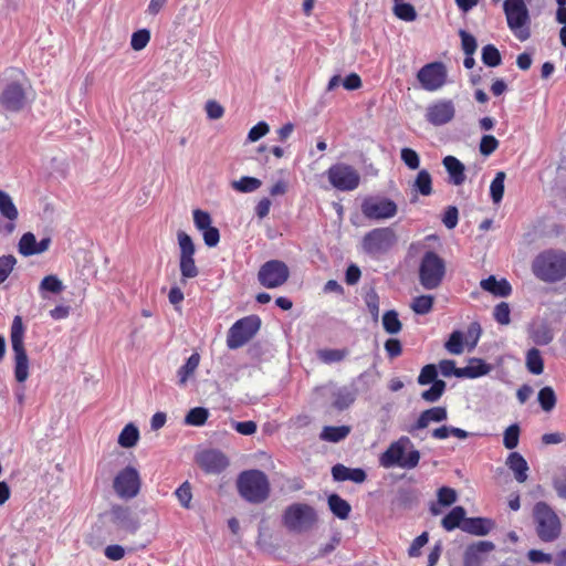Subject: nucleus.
<instances>
[{"mask_svg":"<svg viewBox=\"0 0 566 566\" xmlns=\"http://www.w3.org/2000/svg\"><path fill=\"white\" fill-rule=\"evenodd\" d=\"M532 272L541 281L555 283L566 277V252L545 250L532 262Z\"/></svg>","mask_w":566,"mask_h":566,"instance_id":"obj_1","label":"nucleus"},{"mask_svg":"<svg viewBox=\"0 0 566 566\" xmlns=\"http://www.w3.org/2000/svg\"><path fill=\"white\" fill-rule=\"evenodd\" d=\"M533 522L537 537L544 543L557 541L563 532L560 517L546 502L538 501L532 511Z\"/></svg>","mask_w":566,"mask_h":566,"instance_id":"obj_2","label":"nucleus"},{"mask_svg":"<svg viewBox=\"0 0 566 566\" xmlns=\"http://www.w3.org/2000/svg\"><path fill=\"white\" fill-rule=\"evenodd\" d=\"M238 492L242 499L252 504L265 502L271 492L268 476L260 470H247L237 480Z\"/></svg>","mask_w":566,"mask_h":566,"instance_id":"obj_3","label":"nucleus"},{"mask_svg":"<svg viewBox=\"0 0 566 566\" xmlns=\"http://www.w3.org/2000/svg\"><path fill=\"white\" fill-rule=\"evenodd\" d=\"M419 460V451L413 448L411 440L405 436L390 443L379 459L380 464L387 469L392 467L413 469L418 465Z\"/></svg>","mask_w":566,"mask_h":566,"instance_id":"obj_4","label":"nucleus"},{"mask_svg":"<svg viewBox=\"0 0 566 566\" xmlns=\"http://www.w3.org/2000/svg\"><path fill=\"white\" fill-rule=\"evenodd\" d=\"M503 12L507 28L521 42H525L532 34V19L525 0H504Z\"/></svg>","mask_w":566,"mask_h":566,"instance_id":"obj_5","label":"nucleus"},{"mask_svg":"<svg viewBox=\"0 0 566 566\" xmlns=\"http://www.w3.org/2000/svg\"><path fill=\"white\" fill-rule=\"evenodd\" d=\"M24 326L21 316H15L11 325V347L14 355V377L24 382L29 377V358L24 348Z\"/></svg>","mask_w":566,"mask_h":566,"instance_id":"obj_6","label":"nucleus"},{"mask_svg":"<svg viewBox=\"0 0 566 566\" xmlns=\"http://www.w3.org/2000/svg\"><path fill=\"white\" fill-rule=\"evenodd\" d=\"M316 520L315 510L304 503H294L287 506L282 516L284 526L294 533L310 531L315 525Z\"/></svg>","mask_w":566,"mask_h":566,"instance_id":"obj_7","label":"nucleus"},{"mask_svg":"<svg viewBox=\"0 0 566 566\" xmlns=\"http://www.w3.org/2000/svg\"><path fill=\"white\" fill-rule=\"evenodd\" d=\"M446 264L442 258L432 251H428L419 265V281L426 290L437 289L444 276Z\"/></svg>","mask_w":566,"mask_h":566,"instance_id":"obj_8","label":"nucleus"},{"mask_svg":"<svg viewBox=\"0 0 566 566\" xmlns=\"http://www.w3.org/2000/svg\"><path fill=\"white\" fill-rule=\"evenodd\" d=\"M29 102V87L25 81H11L0 93V107L6 112H21Z\"/></svg>","mask_w":566,"mask_h":566,"instance_id":"obj_9","label":"nucleus"},{"mask_svg":"<svg viewBox=\"0 0 566 566\" xmlns=\"http://www.w3.org/2000/svg\"><path fill=\"white\" fill-rule=\"evenodd\" d=\"M140 489L142 478L139 471L133 465L119 470L113 479L114 493L122 500L135 499Z\"/></svg>","mask_w":566,"mask_h":566,"instance_id":"obj_10","label":"nucleus"},{"mask_svg":"<svg viewBox=\"0 0 566 566\" xmlns=\"http://www.w3.org/2000/svg\"><path fill=\"white\" fill-rule=\"evenodd\" d=\"M260 325V318L254 315L237 321L228 332L227 346L230 349L242 347L256 334Z\"/></svg>","mask_w":566,"mask_h":566,"instance_id":"obj_11","label":"nucleus"},{"mask_svg":"<svg viewBox=\"0 0 566 566\" xmlns=\"http://www.w3.org/2000/svg\"><path fill=\"white\" fill-rule=\"evenodd\" d=\"M397 242L391 228H377L369 231L361 240L363 250L371 255H379L390 250Z\"/></svg>","mask_w":566,"mask_h":566,"instance_id":"obj_12","label":"nucleus"},{"mask_svg":"<svg viewBox=\"0 0 566 566\" xmlns=\"http://www.w3.org/2000/svg\"><path fill=\"white\" fill-rule=\"evenodd\" d=\"M290 277L289 266L280 260H270L260 266L259 283L266 289H276L284 285Z\"/></svg>","mask_w":566,"mask_h":566,"instance_id":"obj_13","label":"nucleus"},{"mask_svg":"<svg viewBox=\"0 0 566 566\" xmlns=\"http://www.w3.org/2000/svg\"><path fill=\"white\" fill-rule=\"evenodd\" d=\"M108 515L111 523L117 532L134 535L140 528L139 517L129 506L114 504Z\"/></svg>","mask_w":566,"mask_h":566,"instance_id":"obj_14","label":"nucleus"},{"mask_svg":"<svg viewBox=\"0 0 566 566\" xmlns=\"http://www.w3.org/2000/svg\"><path fill=\"white\" fill-rule=\"evenodd\" d=\"M363 214L373 220L390 219L397 214L395 201L385 197H368L360 206Z\"/></svg>","mask_w":566,"mask_h":566,"instance_id":"obj_15","label":"nucleus"},{"mask_svg":"<svg viewBox=\"0 0 566 566\" xmlns=\"http://www.w3.org/2000/svg\"><path fill=\"white\" fill-rule=\"evenodd\" d=\"M447 74V67L443 63L432 62L426 64L418 71L417 78L423 90L433 92L446 84Z\"/></svg>","mask_w":566,"mask_h":566,"instance_id":"obj_16","label":"nucleus"},{"mask_svg":"<svg viewBox=\"0 0 566 566\" xmlns=\"http://www.w3.org/2000/svg\"><path fill=\"white\" fill-rule=\"evenodd\" d=\"M424 116L433 126L447 125L455 117V105L451 99H438L427 106Z\"/></svg>","mask_w":566,"mask_h":566,"instance_id":"obj_17","label":"nucleus"},{"mask_svg":"<svg viewBox=\"0 0 566 566\" xmlns=\"http://www.w3.org/2000/svg\"><path fill=\"white\" fill-rule=\"evenodd\" d=\"M0 214L7 220L6 222L0 221V234L9 235L15 229L19 211L11 196L3 190H0Z\"/></svg>","mask_w":566,"mask_h":566,"instance_id":"obj_18","label":"nucleus"},{"mask_svg":"<svg viewBox=\"0 0 566 566\" xmlns=\"http://www.w3.org/2000/svg\"><path fill=\"white\" fill-rule=\"evenodd\" d=\"M328 180L338 190L354 189V170L350 166L337 164L327 171Z\"/></svg>","mask_w":566,"mask_h":566,"instance_id":"obj_19","label":"nucleus"},{"mask_svg":"<svg viewBox=\"0 0 566 566\" xmlns=\"http://www.w3.org/2000/svg\"><path fill=\"white\" fill-rule=\"evenodd\" d=\"M197 462L208 473H220L229 464L227 457L217 450L202 451L198 454Z\"/></svg>","mask_w":566,"mask_h":566,"instance_id":"obj_20","label":"nucleus"},{"mask_svg":"<svg viewBox=\"0 0 566 566\" xmlns=\"http://www.w3.org/2000/svg\"><path fill=\"white\" fill-rule=\"evenodd\" d=\"M494 549V544L489 541H480L469 545L463 555L464 566H481L486 555Z\"/></svg>","mask_w":566,"mask_h":566,"instance_id":"obj_21","label":"nucleus"},{"mask_svg":"<svg viewBox=\"0 0 566 566\" xmlns=\"http://www.w3.org/2000/svg\"><path fill=\"white\" fill-rule=\"evenodd\" d=\"M448 412L444 407H433L422 411L417 421L407 428V431L415 434L417 430L427 428L431 422H441L447 420Z\"/></svg>","mask_w":566,"mask_h":566,"instance_id":"obj_22","label":"nucleus"},{"mask_svg":"<svg viewBox=\"0 0 566 566\" xmlns=\"http://www.w3.org/2000/svg\"><path fill=\"white\" fill-rule=\"evenodd\" d=\"M506 465L513 472L515 480L518 483H524L528 475L530 470L526 460L518 452H511L506 458Z\"/></svg>","mask_w":566,"mask_h":566,"instance_id":"obj_23","label":"nucleus"},{"mask_svg":"<svg viewBox=\"0 0 566 566\" xmlns=\"http://www.w3.org/2000/svg\"><path fill=\"white\" fill-rule=\"evenodd\" d=\"M446 170L449 174L450 182L460 186L465 180L464 165L454 156H446L442 160Z\"/></svg>","mask_w":566,"mask_h":566,"instance_id":"obj_24","label":"nucleus"},{"mask_svg":"<svg viewBox=\"0 0 566 566\" xmlns=\"http://www.w3.org/2000/svg\"><path fill=\"white\" fill-rule=\"evenodd\" d=\"M480 286L495 296H509L512 289L505 279L496 280L494 275L489 276L480 282Z\"/></svg>","mask_w":566,"mask_h":566,"instance_id":"obj_25","label":"nucleus"},{"mask_svg":"<svg viewBox=\"0 0 566 566\" xmlns=\"http://www.w3.org/2000/svg\"><path fill=\"white\" fill-rule=\"evenodd\" d=\"M491 528V521L482 517L465 518L461 525L462 531L478 536L486 535Z\"/></svg>","mask_w":566,"mask_h":566,"instance_id":"obj_26","label":"nucleus"},{"mask_svg":"<svg viewBox=\"0 0 566 566\" xmlns=\"http://www.w3.org/2000/svg\"><path fill=\"white\" fill-rule=\"evenodd\" d=\"M200 355L198 353H193L187 361L178 369V385L186 386L189 379L195 376L196 370L200 364Z\"/></svg>","mask_w":566,"mask_h":566,"instance_id":"obj_27","label":"nucleus"},{"mask_svg":"<svg viewBox=\"0 0 566 566\" xmlns=\"http://www.w3.org/2000/svg\"><path fill=\"white\" fill-rule=\"evenodd\" d=\"M411 190L422 196H430L432 193V177L426 169L419 170L412 185Z\"/></svg>","mask_w":566,"mask_h":566,"instance_id":"obj_28","label":"nucleus"},{"mask_svg":"<svg viewBox=\"0 0 566 566\" xmlns=\"http://www.w3.org/2000/svg\"><path fill=\"white\" fill-rule=\"evenodd\" d=\"M491 367L482 359L472 358L467 367L461 368L460 375L462 378H476L489 374Z\"/></svg>","mask_w":566,"mask_h":566,"instance_id":"obj_29","label":"nucleus"},{"mask_svg":"<svg viewBox=\"0 0 566 566\" xmlns=\"http://www.w3.org/2000/svg\"><path fill=\"white\" fill-rule=\"evenodd\" d=\"M63 290V282L54 274L44 276L39 285V292L42 298H46L48 293L60 294Z\"/></svg>","mask_w":566,"mask_h":566,"instance_id":"obj_30","label":"nucleus"},{"mask_svg":"<svg viewBox=\"0 0 566 566\" xmlns=\"http://www.w3.org/2000/svg\"><path fill=\"white\" fill-rule=\"evenodd\" d=\"M327 503L329 510L336 517L340 520L348 517L352 510L350 504L347 501L343 500L339 495L331 494L328 496Z\"/></svg>","mask_w":566,"mask_h":566,"instance_id":"obj_31","label":"nucleus"},{"mask_svg":"<svg viewBox=\"0 0 566 566\" xmlns=\"http://www.w3.org/2000/svg\"><path fill=\"white\" fill-rule=\"evenodd\" d=\"M463 521H465V510L462 506H455L443 517L441 523L444 530L452 531L461 527Z\"/></svg>","mask_w":566,"mask_h":566,"instance_id":"obj_32","label":"nucleus"},{"mask_svg":"<svg viewBox=\"0 0 566 566\" xmlns=\"http://www.w3.org/2000/svg\"><path fill=\"white\" fill-rule=\"evenodd\" d=\"M138 440H139L138 428L133 423H128L120 431L117 442L123 448H133L137 444Z\"/></svg>","mask_w":566,"mask_h":566,"instance_id":"obj_33","label":"nucleus"},{"mask_svg":"<svg viewBox=\"0 0 566 566\" xmlns=\"http://www.w3.org/2000/svg\"><path fill=\"white\" fill-rule=\"evenodd\" d=\"M262 186V181L255 177L244 176L239 180L231 181L233 190L241 193H249L258 190Z\"/></svg>","mask_w":566,"mask_h":566,"instance_id":"obj_34","label":"nucleus"},{"mask_svg":"<svg viewBox=\"0 0 566 566\" xmlns=\"http://www.w3.org/2000/svg\"><path fill=\"white\" fill-rule=\"evenodd\" d=\"M394 14L402 21L412 22L417 19V11L411 3L405 2L400 0L398 2H394L392 7Z\"/></svg>","mask_w":566,"mask_h":566,"instance_id":"obj_35","label":"nucleus"},{"mask_svg":"<svg viewBox=\"0 0 566 566\" xmlns=\"http://www.w3.org/2000/svg\"><path fill=\"white\" fill-rule=\"evenodd\" d=\"M350 432L349 426H339V427H325L319 437L322 440L338 442L346 438Z\"/></svg>","mask_w":566,"mask_h":566,"instance_id":"obj_36","label":"nucleus"},{"mask_svg":"<svg viewBox=\"0 0 566 566\" xmlns=\"http://www.w3.org/2000/svg\"><path fill=\"white\" fill-rule=\"evenodd\" d=\"M531 337L537 345H547L553 339V332L547 324L542 323L533 327Z\"/></svg>","mask_w":566,"mask_h":566,"instance_id":"obj_37","label":"nucleus"},{"mask_svg":"<svg viewBox=\"0 0 566 566\" xmlns=\"http://www.w3.org/2000/svg\"><path fill=\"white\" fill-rule=\"evenodd\" d=\"M552 485L558 497L566 500V467H560L552 476Z\"/></svg>","mask_w":566,"mask_h":566,"instance_id":"obj_38","label":"nucleus"},{"mask_svg":"<svg viewBox=\"0 0 566 566\" xmlns=\"http://www.w3.org/2000/svg\"><path fill=\"white\" fill-rule=\"evenodd\" d=\"M526 367L534 375H541L543 373L544 363L538 349L532 348L527 352Z\"/></svg>","mask_w":566,"mask_h":566,"instance_id":"obj_39","label":"nucleus"},{"mask_svg":"<svg viewBox=\"0 0 566 566\" xmlns=\"http://www.w3.org/2000/svg\"><path fill=\"white\" fill-rule=\"evenodd\" d=\"M209 417L208 409L203 407H196L189 410L185 418V423L189 426H202L206 423L207 419Z\"/></svg>","mask_w":566,"mask_h":566,"instance_id":"obj_40","label":"nucleus"},{"mask_svg":"<svg viewBox=\"0 0 566 566\" xmlns=\"http://www.w3.org/2000/svg\"><path fill=\"white\" fill-rule=\"evenodd\" d=\"M38 241L32 232L24 233L19 241V252L24 256L36 254Z\"/></svg>","mask_w":566,"mask_h":566,"instance_id":"obj_41","label":"nucleus"},{"mask_svg":"<svg viewBox=\"0 0 566 566\" xmlns=\"http://www.w3.org/2000/svg\"><path fill=\"white\" fill-rule=\"evenodd\" d=\"M463 339V333L460 331H454L446 342L444 348L452 355H461L464 350Z\"/></svg>","mask_w":566,"mask_h":566,"instance_id":"obj_42","label":"nucleus"},{"mask_svg":"<svg viewBox=\"0 0 566 566\" xmlns=\"http://www.w3.org/2000/svg\"><path fill=\"white\" fill-rule=\"evenodd\" d=\"M542 409L546 412L554 409L556 405V395L552 387H544L537 396Z\"/></svg>","mask_w":566,"mask_h":566,"instance_id":"obj_43","label":"nucleus"},{"mask_svg":"<svg viewBox=\"0 0 566 566\" xmlns=\"http://www.w3.org/2000/svg\"><path fill=\"white\" fill-rule=\"evenodd\" d=\"M433 296L431 295H420L413 298L411 303V308L416 314L424 315L428 314L433 306Z\"/></svg>","mask_w":566,"mask_h":566,"instance_id":"obj_44","label":"nucleus"},{"mask_svg":"<svg viewBox=\"0 0 566 566\" xmlns=\"http://www.w3.org/2000/svg\"><path fill=\"white\" fill-rule=\"evenodd\" d=\"M348 354V349H321L317 357L325 364H332L343 360Z\"/></svg>","mask_w":566,"mask_h":566,"instance_id":"obj_45","label":"nucleus"},{"mask_svg":"<svg viewBox=\"0 0 566 566\" xmlns=\"http://www.w3.org/2000/svg\"><path fill=\"white\" fill-rule=\"evenodd\" d=\"M179 268L182 281L193 279L199 274L193 256L180 258Z\"/></svg>","mask_w":566,"mask_h":566,"instance_id":"obj_46","label":"nucleus"},{"mask_svg":"<svg viewBox=\"0 0 566 566\" xmlns=\"http://www.w3.org/2000/svg\"><path fill=\"white\" fill-rule=\"evenodd\" d=\"M505 172L499 171L491 182L490 192L494 203H499L504 195Z\"/></svg>","mask_w":566,"mask_h":566,"instance_id":"obj_47","label":"nucleus"},{"mask_svg":"<svg viewBox=\"0 0 566 566\" xmlns=\"http://www.w3.org/2000/svg\"><path fill=\"white\" fill-rule=\"evenodd\" d=\"M382 325L387 333L397 334L401 331V323L396 311H388L382 316Z\"/></svg>","mask_w":566,"mask_h":566,"instance_id":"obj_48","label":"nucleus"},{"mask_svg":"<svg viewBox=\"0 0 566 566\" xmlns=\"http://www.w3.org/2000/svg\"><path fill=\"white\" fill-rule=\"evenodd\" d=\"M444 389L446 382L443 380H436L428 390L422 391L421 398L428 402H436L441 398Z\"/></svg>","mask_w":566,"mask_h":566,"instance_id":"obj_49","label":"nucleus"},{"mask_svg":"<svg viewBox=\"0 0 566 566\" xmlns=\"http://www.w3.org/2000/svg\"><path fill=\"white\" fill-rule=\"evenodd\" d=\"M520 427L514 423L509 426L503 434V444L506 449L512 450L518 446L520 441Z\"/></svg>","mask_w":566,"mask_h":566,"instance_id":"obj_50","label":"nucleus"},{"mask_svg":"<svg viewBox=\"0 0 566 566\" xmlns=\"http://www.w3.org/2000/svg\"><path fill=\"white\" fill-rule=\"evenodd\" d=\"M177 238L180 248V258L193 256L196 248L190 235L184 231H179Z\"/></svg>","mask_w":566,"mask_h":566,"instance_id":"obj_51","label":"nucleus"},{"mask_svg":"<svg viewBox=\"0 0 566 566\" xmlns=\"http://www.w3.org/2000/svg\"><path fill=\"white\" fill-rule=\"evenodd\" d=\"M482 61L485 65L495 67L501 64L500 51L492 44H488L482 49Z\"/></svg>","mask_w":566,"mask_h":566,"instance_id":"obj_52","label":"nucleus"},{"mask_svg":"<svg viewBox=\"0 0 566 566\" xmlns=\"http://www.w3.org/2000/svg\"><path fill=\"white\" fill-rule=\"evenodd\" d=\"M150 41V32L147 29H140L132 34L130 46L134 51H142Z\"/></svg>","mask_w":566,"mask_h":566,"instance_id":"obj_53","label":"nucleus"},{"mask_svg":"<svg viewBox=\"0 0 566 566\" xmlns=\"http://www.w3.org/2000/svg\"><path fill=\"white\" fill-rule=\"evenodd\" d=\"M17 264V259L12 254L0 256V284L3 283Z\"/></svg>","mask_w":566,"mask_h":566,"instance_id":"obj_54","label":"nucleus"},{"mask_svg":"<svg viewBox=\"0 0 566 566\" xmlns=\"http://www.w3.org/2000/svg\"><path fill=\"white\" fill-rule=\"evenodd\" d=\"M400 158L403 164L411 170H416L420 166V157L416 150L405 147L400 151Z\"/></svg>","mask_w":566,"mask_h":566,"instance_id":"obj_55","label":"nucleus"},{"mask_svg":"<svg viewBox=\"0 0 566 566\" xmlns=\"http://www.w3.org/2000/svg\"><path fill=\"white\" fill-rule=\"evenodd\" d=\"M500 143L494 136L484 135L480 140L479 150L481 155L488 157L497 149Z\"/></svg>","mask_w":566,"mask_h":566,"instance_id":"obj_56","label":"nucleus"},{"mask_svg":"<svg viewBox=\"0 0 566 566\" xmlns=\"http://www.w3.org/2000/svg\"><path fill=\"white\" fill-rule=\"evenodd\" d=\"M179 503L185 509H190V502L192 499L191 486L188 481L184 482L175 492Z\"/></svg>","mask_w":566,"mask_h":566,"instance_id":"obj_57","label":"nucleus"},{"mask_svg":"<svg viewBox=\"0 0 566 566\" xmlns=\"http://www.w3.org/2000/svg\"><path fill=\"white\" fill-rule=\"evenodd\" d=\"M437 376H438L437 366L432 365V364L426 365L424 367H422V369L420 371V375L418 377V382L420 385H428L431 382L433 384L436 380H438Z\"/></svg>","mask_w":566,"mask_h":566,"instance_id":"obj_58","label":"nucleus"},{"mask_svg":"<svg viewBox=\"0 0 566 566\" xmlns=\"http://www.w3.org/2000/svg\"><path fill=\"white\" fill-rule=\"evenodd\" d=\"M193 223L199 231H203V230L212 227L211 226L212 219H211V216L207 211L196 209L193 211Z\"/></svg>","mask_w":566,"mask_h":566,"instance_id":"obj_59","label":"nucleus"},{"mask_svg":"<svg viewBox=\"0 0 566 566\" xmlns=\"http://www.w3.org/2000/svg\"><path fill=\"white\" fill-rule=\"evenodd\" d=\"M339 84H342L346 90H354V73L348 74L343 81L340 75H334L327 85V91L331 92L335 90Z\"/></svg>","mask_w":566,"mask_h":566,"instance_id":"obj_60","label":"nucleus"},{"mask_svg":"<svg viewBox=\"0 0 566 566\" xmlns=\"http://www.w3.org/2000/svg\"><path fill=\"white\" fill-rule=\"evenodd\" d=\"M459 34L465 55H473L478 46L475 38L464 30H460Z\"/></svg>","mask_w":566,"mask_h":566,"instance_id":"obj_61","label":"nucleus"},{"mask_svg":"<svg viewBox=\"0 0 566 566\" xmlns=\"http://www.w3.org/2000/svg\"><path fill=\"white\" fill-rule=\"evenodd\" d=\"M511 310L507 303L501 302L494 308V318L501 325H509L511 322L510 318Z\"/></svg>","mask_w":566,"mask_h":566,"instance_id":"obj_62","label":"nucleus"},{"mask_svg":"<svg viewBox=\"0 0 566 566\" xmlns=\"http://www.w3.org/2000/svg\"><path fill=\"white\" fill-rule=\"evenodd\" d=\"M438 367L441 375L444 377L455 376L458 378H462L460 375L461 368L455 367V363L451 359L441 360Z\"/></svg>","mask_w":566,"mask_h":566,"instance_id":"obj_63","label":"nucleus"},{"mask_svg":"<svg viewBox=\"0 0 566 566\" xmlns=\"http://www.w3.org/2000/svg\"><path fill=\"white\" fill-rule=\"evenodd\" d=\"M270 132V126L265 122H259L253 126L248 134V140L251 143L258 142Z\"/></svg>","mask_w":566,"mask_h":566,"instance_id":"obj_64","label":"nucleus"}]
</instances>
